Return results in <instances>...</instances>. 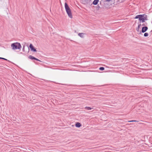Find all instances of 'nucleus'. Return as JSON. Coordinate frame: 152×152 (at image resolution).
<instances>
[{"instance_id":"f257e3e1","label":"nucleus","mask_w":152,"mask_h":152,"mask_svg":"<svg viewBox=\"0 0 152 152\" xmlns=\"http://www.w3.org/2000/svg\"><path fill=\"white\" fill-rule=\"evenodd\" d=\"M11 47L13 50L20 49L21 48V46L20 43L16 42L11 44Z\"/></svg>"},{"instance_id":"f03ea898","label":"nucleus","mask_w":152,"mask_h":152,"mask_svg":"<svg viewBox=\"0 0 152 152\" xmlns=\"http://www.w3.org/2000/svg\"><path fill=\"white\" fill-rule=\"evenodd\" d=\"M64 5L66 11L68 16L71 18H72V16L71 9L66 3H65Z\"/></svg>"},{"instance_id":"7ed1b4c3","label":"nucleus","mask_w":152,"mask_h":152,"mask_svg":"<svg viewBox=\"0 0 152 152\" xmlns=\"http://www.w3.org/2000/svg\"><path fill=\"white\" fill-rule=\"evenodd\" d=\"M141 15L142 16L140 17V20L142 22H145V20H147V15L145 14Z\"/></svg>"},{"instance_id":"20e7f679","label":"nucleus","mask_w":152,"mask_h":152,"mask_svg":"<svg viewBox=\"0 0 152 152\" xmlns=\"http://www.w3.org/2000/svg\"><path fill=\"white\" fill-rule=\"evenodd\" d=\"M148 29V28L147 26L143 27L142 28V33H144Z\"/></svg>"},{"instance_id":"39448f33","label":"nucleus","mask_w":152,"mask_h":152,"mask_svg":"<svg viewBox=\"0 0 152 152\" xmlns=\"http://www.w3.org/2000/svg\"><path fill=\"white\" fill-rule=\"evenodd\" d=\"M29 47L31 50H32L34 52H37V50L34 48V47L32 44H31L30 45Z\"/></svg>"},{"instance_id":"423d86ee","label":"nucleus","mask_w":152,"mask_h":152,"mask_svg":"<svg viewBox=\"0 0 152 152\" xmlns=\"http://www.w3.org/2000/svg\"><path fill=\"white\" fill-rule=\"evenodd\" d=\"M85 34L83 33H79L78 34V35L81 38H83Z\"/></svg>"},{"instance_id":"0eeeda50","label":"nucleus","mask_w":152,"mask_h":152,"mask_svg":"<svg viewBox=\"0 0 152 152\" xmlns=\"http://www.w3.org/2000/svg\"><path fill=\"white\" fill-rule=\"evenodd\" d=\"M99 0H94L93 2V4L94 5H96L98 4Z\"/></svg>"},{"instance_id":"6e6552de","label":"nucleus","mask_w":152,"mask_h":152,"mask_svg":"<svg viewBox=\"0 0 152 152\" xmlns=\"http://www.w3.org/2000/svg\"><path fill=\"white\" fill-rule=\"evenodd\" d=\"M81 126V124L78 122L77 123L75 124L76 126L77 127H80Z\"/></svg>"},{"instance_id":"1a4fd4ad","label":"nucleus","mask_w":152,"mask_h":152,"mask_svg":"<svg viewBox=\"0 0 152 152\" xmlns=\"http://www.w3.org/2000/svg\"><path fill=\"white\" fill-rule=\"evenodd\" d=\"M142 15H137V16H136V17H135V19H137V18H139V20H140V17H141L142 16Z\"/></svg>"},{"instance_id":"9d476101","label":"nucleus","mask_w":152,"mask_h":152,"mask_svg":"<svg viewBox=\"0 0 152 152\" xmlns=\"http://www.w3.org/2000/svg\"><path fill=\"white\" fill-rule=\"evenodd\" d=\"M85 109L87 110H90L93 109V108H91L89 107H85Z\"/></svg>"},{"instance_id":"9b49d317","label":"nucleus","mask_w":152,"mask_h":152,"mask_svg":"<svg viewBox=\"0 0 152 152\" xmlns=\"http://www.w3.org/2000/svg\"><path fill=\"white\" fill-rule=\"evenodd\" d=\"M28 58L29 59H31V60H33V59H34L35 60V58L34 57V56L31 55V56H29Z\"/></svg>"},{"instance_id":"f8f14e48","label":"nucleus","mask_w":152,"mask_h":152,"mask_svg":"<svg viewBox=\"0 0 152 152\" xmlns=\"http://www.w3.org/2000/svg\"><path fill=\"white\" fill-rule=\"evenodd\" d=\"M140 26H141L140 24L138 25V28H136V30L137 31H139V28Z\"/></svg>"},{"instance_id":"ddd939ff","label":"nucleus","mask_w":152,"mask_h":152,"mask_svg":"<svg viewBox=\"0 0 152 152\" xmlns=\"http://www.w3.org/2000/svg\"><path fill=\"white\" fill-rule=\"evenodd\" d=\"M144 36L145 37H147L148 36V33H145L144 34Z\"/></svg>"},{"instance_id":"4468645a","label":"nucleus","mask_w":152,"mask_h":152,"mask_svg":"<svg viewBox=\"0 0 152 152\" xmlns=\"http://www.w3.org/2000/svg\"><path fill=\"white\" fill-rule=\"evenodd\" d=\"M104 68L103 67H100V68H99V69L100 70H102H102H104Z\"/></svg>"},{"instance_id":"2eb2a0df","label":"nucleus","mask_w":152,"mask_h":152,"mask_svg":"<svg viewBox=\"0 0 152 152\" xmlns=\"http://www.w3.org/2000/svg\"><path fill=\"white\" fill-rule=\"evenodd\" d=\"M136 121H135V120H132V121H129V122H136Z\"/></svg>"},{"instance_id":"dca6fc26","label":"nucleus","mask_w":152,"mask_h":152,"mask_svg":"<svg viewBox=\"0 0 152 152\" xmlns=\"http://www.w3.org/2000/svg\"><path fill=\"white\" fill-rule=\"evenodd\" d=\"M0 59H4L6 60H7V59L3 58L0 57Z\"/></svg>"},{"instance_id":"f3484780","label":"nucleus","mask_w":152,"mask_h":152,"mask_svg":"<svg viewBox=\"0 0 152 152\" xmlns=\"http://www.w3.org/2000/svg\"><path fill=\"white\" fill-rule=\"evenodd\" d=\"M35 60H36L37 61H41L40 60H39L38 59L36 58H35Z\"/></svg>"},{"instance_id":"a211bd4d","label":"nucleus","mask_w":152,"mask_h":152,"mask_svg":"<svg viewBox=\"0 0 152 152\" xmlns=\"http://www.w3.org/2000/svg\"><path fill=\"white\" fill-rule=\"evenodd\" d=\"M25 46H23V51H24V48H25Z\"/></svg>"},{"instance_id":"6ab92c4d","label":"nucleus","mask_w":152,"mask_h":152,"mask_svg":"<svg viewBox=\"0 0 152 152\" xmlns=\"http://www.w3.org/2000/svg\"><path fill=\"white\" fill-rule=\"evenodd\" d=\"M99 8H100V7L99 6H98V9H99Z\"/></svg>"}]
</instances>
